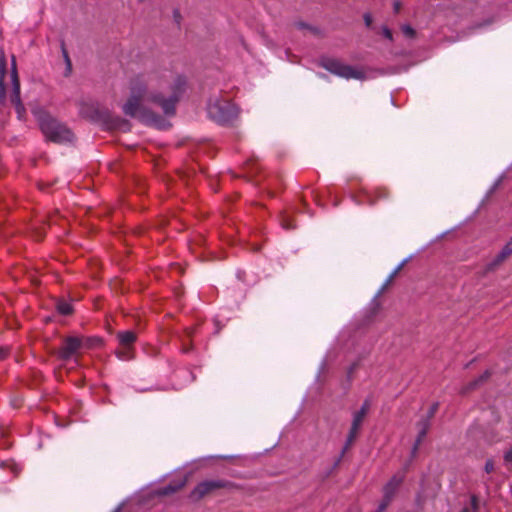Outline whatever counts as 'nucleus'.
Here are the masks:
<instances>
[{
    "label": "nucleus",
    "instance_id": "f257e3e1",
    "mask_svg": "<svg viewBox=\"0 0 512 512\" xmlns=\"http://www.w3.org/2000/svg\"><path fill=\"white\" fill-rule=\"evenodd\" d=\"M186 84L182 75H177L172 83L158 73L136 77L130 83V96L122 110L125 115L136 117L145 124L163 128L164 119L152 110V106L159 107L166 116H173Z\"/></svg>",
    "mask_w": 512,
    "mask_h": 512
},
{
    "label": "nucleus",
    "instance_id": "f03ea898",
    "mask_svg": "<svg viewBox=\"0 0 512 512\" xmlns=\"http://www.w3.org/2000/svg\"><path fill=\"white\" fill-rule=\"evenodd\" d=\"M37 119L42 133L49 141L63 144L74 140L73 132L63 123L59 122L45 112H39Z\"/></svg>",
    "mask_w": 512,
    "mask_h": 512
},
{
    "label": "nucleus",
    "instance_id": "7ed1b4c3",
    "mask_svg": "<svg viewBox=\"0 0 512 512\" xmlns=\"http://www.w3.org/2000/svg\"><path fill=\"white\" fill-rule=\"evenodd\" d=\"M320 65L330 73L344 78V79H365V74L361 69L347 65L337 59L324 58L321 60Z\"/></svg>",
    "mask_w": 512,
    "mask_h": 512
},
{
    "label": "nucleus",
    "instance_id": "20e7f679",
    "mask_svg": "<svg viewBox=\"0 0 512 512\" xmlns=\"http://www.w3.org/2000/svg\"><path fill=\"white\" fill-rule=\"evenodd\" d=\"M207 113L215 122L227 124L237 117L238 110L233 104L227 101L216 100L208 104Z\"/></svg>",
    "mask_w": 512,
    "mask_h": 512
},
{
    "label": "nucleus",
    "instance_id": "39448f33",
    "mask_svg": "<svg viewBox=\"0 0 512 512\" xmlns=\"http://www.w3.org/2000/svg\"><path fill=\"white\" fill-rule=\"evenodd\" d=\"M236 485L226 479H206L198 483L190 493V499L193 501H199L206 495L213 493L219 489H234Z\"/></svg>",
    "mask_w": 512,
    "mask_h": 512
},
{
    "label": "nucleus",
    "instance_id": "423d86ee",
    "mask_svg": "<svg viewBox=\"0 0 512 512\" xmlns=\"http://www.w3.org/2000/svg\"><path fill=\"white\" fill-rule=\"evenodd\" d=\"M83 341L80 337L69 336L63 340L62 346L58 350V356L62 360H69L82 348Z\"/></svg>",
    "mask_w": 512,
    "mask_h": 512
},
{
    "label": "nucleus",
    "instance_id": "0eeeda50",
    "mask_svg": "<svg viewBox=\"0 0 512 512\" xmlns=\"http://www.w3.org/2000/svg\"><path fill=\"white\" fill-rule=\"evenodd\" d=\"M437 409H438V403H434L431 406L430 410H429L427 419H425V420H423V421H421L419 423L420 430H419V433H418V437H417V439L415 441V444L413 446V453H415L417 451L418 446L420 445L422 439L426 436V433H427V431L429 429V426H430L429 419L431 417H433V415L435 414Z\"/></svg>",
    "mask_w": 512,
    "mask_h": 512
},
{
    "label": "nucleus",
    "instance_id": "6e6552de",
    "mask_svg": "<svg viewBox=\"0 0 512 512\" xmlns=\"http://www.w3.org/2000/svg\"><path fill=\"white\" fill-rule=\"evenodd\" d=\"M10 100L14 104L16 112L18 114V118L22 119L25 114V107L21 101L20 97V83H16L12 86V92L10 95Z\"/></svg>",
    "mask_w": 512,
    "mask_h": 512
},
{
    "label": "nucleus",
    "instance_id": "1a4fd4ad",
    "mask_svg": "<svg viewBox=\"0 0 512 512\" xmlns=\"http://www.w3.org/2000/svg\"><path fill=\"white\" fill-rule=\"evenodd\" d=\"M369 408H370V401L368 399H366L363 402V404L361 405V408L353 414L351 426L357 427L360 429Z\"/></svg>",
    "mask_w": 512,
    "mask_h": 512
},
{
    "label": "nucleus",
    "instance_id": "9d476101",
    "mask_svg": "<svg viewBox=\"0 0 512 512\" xmlns=\"http://www.w3.org/2000/svg\"><path fill=\"white\" fill-rule=\"evenodd\" d=\"M136 334L133 331L126 330L117 333V339L122 347L131 348V345L136 341Z\"/></svg>",
    "mask_w": 512,
    "mask_h": 512
},
{
    "label": "nucleus",
    "instance_id": "9b49d317",
    "mask_svg": "<svg viewBox=\"0 0 512 512\" xmlns=\"http://www.w3.org/2000/svg\"><path fill=\"white\" fill-rule=\"evenodd\" d=\"M5 69H6V61L4 55L0 56V93H1V101H3L5 96V85H4V77H5Z\"/></svg>",
    "mask_w": 512,
    "mask_h": 512
},
{
    "label": "nucleus",
    "instance_id": "f8f14e48",
    "mask_svg": "<svg viewBox=\"0 0 512 512\" xmlns=\"http://www.w3.org/2000/svg\"><path fill=\"white\" fill-rule=\"evenodd\" d=\"M490 376V373L488 371L484 372L481 376H479L477 379L471 381L466 385V387L463 389V393H466L470 390L475 389L477 386H479L481 383L486 381L488 377Z\"/></svg>",
    "mask_w": 512,
    "mask_h": 512
},
{
    "label": "nucleus",
    "instance_id": "ddd939ff",
    "mask_svg": "<svg viewBox=\"0 0 512 512\" xmlns=\"http://www.w3.org/2000/svg\"><path fill=\"white\" fill-rule=\"evenodd\" d=\"M56 309L59 314L67 316L73 312L72 305L66 301H59L56 305Z\"/></svg>",
    "mask_w": 512,
    "mask_h": 512
},
{
    "label": "nucleus",
    "instance_id": "4468645a",
    "mask_svg": "<svg viewBox=\"0 0 512 512\" xmlns=\"http://www.w3.org/2000/svg\"><path fill=\"white\" fill-rule=\"evenodd\" d=\"M182 486H183V484H178V485L168 484V485H166V486L162 487V488L159 490V494H160V495H163V496L173 494V493H175L178 489H180Z\"/></svg>",
    "mask_w": 512,
    "mask_h": 512
},
{
    "label": "nucleus",
    "instance_id": "2eb2a0df",
    "mask_svg": "<svg viewBox=\"0 0 512 512\" xmlns=\"http://www.w3.org/2000/svg\"><path fill=\"white\" fill-rule=\"evenodd\" d=\"M507 257L505 255H503L502 252H499L495 258L489 262L487 264V269L488 270H493L495 269L498 265H500Z\"/></svg>",
    "mask_w": 512,
    "mask_h": 512
},
{
    "label": "nucleus",
    "instance_id": "dca6fc26",
    "mask_svg": "<svg viewBox=\"0 0 512 512\" xmlns=\"http://www.w3.org/2000/svg\"><path fill=\"white\" fill-rule=\"evenodd\" d=\"M507 257L505 255H503L502 252H499L495 258L489 262L487 264V269L488 270H493L495 269L498 265H500Z\"/></svg>",
    "mask_w": 512,
    "mask_h": 512
},
{
    "label": "nucleus",
    "instance_id": "f3484780",
    "mask_svg": "<svg viewBox=\"0 0 512 512\" xmlns=\"http://www.w3.org/2000/svg\"><path fill=\"white\" fill-rule=\"evenodd\" d=\"M116 356L120 360H130L132 358L131 348L122 347V349L116 351Z\"/></svg>",
    "mask_w": 512,
    "mask_h": 512
},
{
    "label": "nucleus",
    "instance_id": "a211bd4d",
    "mask_svg": "<svg viewBox=\"0 0 512 512\" xmlns=\"http://www.w3.org/2000/svg\"><path fill=\"white\" fill-rule=\"evenodd\" d=\"M11 80H12V86L15 85L16 83H20L19 82V78H18V74H17V70H16V64H15V59L14 58L12 59Z\"/></svg>",
    "mask_w": 512,
    "mask_h": 512
},
{
    "label": "nucleus",
    "instance_id": "6ab92c4d",
    "mask_svg": "<svg viewBox=\"0 0 512 512\" xmlns=\"http://www.w3.org/2000/svg\"><path fill=\"white\" fill-rule=\"evenodd\" d=\"M500 252H502L503 255H505L506 257L512 254V236L511 239L504 245Z\"/></svg>",
    "mask_w": 512,
    "mask_h": 512
},
{
    "label": "nucleus",
    "instance_id": "aec40b11",
    "mask_svg": "<svg viewBox=\"0 0 512 512\" xmlns=\"http://www.w3.org/2000/svg\"><path fill=\"white\" fill-rule=\"evenodd\" d=\"M401 30L403 34L409 38H412L415 35V30L410 25H403Z\"/></svg>",
    "mask_w": 512,
    "mask_h": 512
},
{
    "label": "nucleus",
    "instance_id": "412c9836",
    "mask_svg": "<svg viewBox=\"0 0 512 512\" xmlns=\"http://www.w3.org/2000/svg\"><path fill=\"white\" fill-rule=\"evenodd\" d=\"M503 459H504L505 464L512 463V448L505 451V453L503 455Z\"/></svg>",
    "mask_w": 512,
    "mask_h": 512
},
{
    "label": "nucleus",
    "instance_id": "4be33fe9",
    "mask_svg": "<svg viewBox=\"0 0 512 512\" xmlns=\"http://www.w3.org/2000/svg\"><path fill=\"white\" fill-rule=\"evenodd\" d=\"M355 440L348 437L347 436V439H346V442H345V445L342 449V452H341V457L344 455V453L350 448V446L352 445V443L354 442Z\"/></svg>",
    "mask_w": 512,
    "mask_h": 512
},
{
    "label": "nucleus",
    "instance_id": "5701e85b",
    "mask_svg": "<svg viewBox=\"0 0 512 512\" xmlns=\"http://www.w3.org/2000/svg\"><path fill=\"white\" fill-rule=\"evenodd\" d=\"M382 33L385 38L392 41V39H393L392 32L387 26L382 27Z\"/></svg>",
    "mask_w": 512,
    "mask_h": 512
},
{
    "label": "nucleus",
    "instance_id": "b1692460",
    "mask_svg": "<svg viewBox=\"0 0 512 512\" xmlns=\"http://www.w3.org/2000/svg\"><path fill=\"white\" fill-rule=\"evenodd\" d=\"M282 227L286 230H289V229H293L295 227V225L292 223L291 220L286 218V219H283V221H282Z\"/></svg>",
    "mask_w": 512,
    "mask_h": 512
},
{
    "label": "nucleus",
    "instance_id": "393cba45",
    "mask_svg": "<svg viewBox=\"0 0 512 512\" xmlns=\"http://www.w3.org/2000/svg\"><path fill=\"white\" fill-rule=\"evenodd\" d=\"M484 470L486 473H491L494 470V463L492 460H487L484 466Z\"/></svg>",
    "mask_w": 512,
    "mask_h": 512
},
{
    "label": "nucleus",
    "instance_id": "a878e982",
    "mask_svg": "<svg viewBox=\"0 0 512 512\" xmlns=\"http://www.w3.org/2000/svg\"><path fill=\"white\" fill-rule=\"evenodd\" d=\"M358 431H359V428L351 426L349 433H348V437L355 440L358 435Z\"/></svg>",
    "mask_w": 512,
    "mask_h": 512
},
{
    "label": "nucleus",
    "instance_id": "bb28decb",
    "mask_svg": "<svg viewBox=\"0 0 512 512\" xmlns=\"http://www.w3.org/2000/svg\"><path fill=\"white\" fill-rule=\"evenodd\" d=\"M393 277L389 275V277L385 280L384 284L382 285L381 289L378 292V295H380L392 282Z\"/></svg>",
    "mask_w": 512,
    "mask_h": 512
},
{
    "label": "nucleus",
    "instance_id": "cd10ccee",
    "mask_svg": "<svg viewBox=\"0 0 512 512\" xmlns=\"http://www.w3.org/2000/svg\"><path fill=\"white\" fill-rule=\"evenodd\" d=\"M363 19H364V22H365V25L367 27H370L371 24H372V16L370 13H365L364 16H363Z\"/></svg>",
    "mask_w": 512,
    "mask_h": 512
},
{
    "label": "nucleus",
    "instance_id": "c85d7f7f",
    "mask_svg": "<svg viewBox=\"0 0 512 512\" xmlns=\"http://www.w3.org/2000/svg\"><path fill=\"white\" fill-rule=\"evenodd\" d=\"M404 265V262L400 263L394 270L393 272L390 274V276H392L393 278L397 275V273L401 270V268L403 267Z\"/></svg>",
    "mask_w": 512,
    "mask_h": 512
},
{
    "label": "nucleus",
    "instance_id": "c756f323",
    "mask_svg": "<svg viewBox=\"0 0 512 512\" xmlns=\"http://www.w3.org/2000/svg\"><path fill=\"white\" fill-rule=\"evenodd\" d=\"M6 350L2 347H0V360L4 359L6 357Z\"/></svg>",
    "mask_w": 512,
    "mask_h": 512
},
{
    "label": "nucleus",
    "instance_id": "7c9ffc66",
    "mask_svg": "<svg viewBox=\"0 0 512 512\" xmlns=\"http://www.w3.org/2000/svg\"><path fill=\"white\" fill-rule=\"evenodd\" d=\"M399 10H400V3H399V2H395V3H394V11H395L396 13H398V12H399Z\"/></svg>",
    "mask_w": 512,
    "mask_h": 512
},
{
    "label": "nucleus",
    "instance_id": "2f4dec72",
    "mask_svg": "<svg viewBox=\"0 0 512 512\" xmlns=\"http://www.w3.org/2000/svg\"><path fill=\"white\" fill-rule=\"evenodd\" d=\"M298 26H299L300 28H305V27H306V25H305V24H303V23H299V24H298Z\"/></svg>",
    "mask_w": 512,
    "mask_h": 512
},
{
    "label": "nucleus",
    "instance_id": "473e14b6",
    "mask_svg": "<svg viewBox=\"0 0 512 512\" xmlns=\"http://www.w3.org/2000/svg\"><path fill=\"white\" fill-rule=\"evenodd\" d=\"M460 512H470L468 508H463Z\"/></svg>",
    "mask_w": 512,
    "mask_h": 512
},
{
    "label": "nucleus",
    "instance_id": "72a5a7b5",
    "mask_svg": "<svg viewBox=\"0 0 512 512\" xmlns=\"http://www.w3.org/2000/svg\"><path fill=\"white\" fill-rule=\"evenodd\" d=\"M175 17H177L179 14L177 11L174 12Z\"/></svg>",
    "mask_w": 512,
    "mask_h": 512
},
{
    "label": "nucleus",
    "instance_id": "f704fd0d",
    "mask_svg": "<svg viewBox=\"0 0 512 512\" xmlns=\"http://www.w3.org/2000/svg\"><path fill=\"white\" fill-rule=\"evenodd\" d=\"M120 511V507H118L114 512H119Z\"/></svg>",
    "mask_w": 512,
    "mask_h": 512
}]
</instances>
